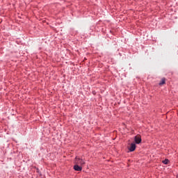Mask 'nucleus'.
I'll use <instances>...</instances> for the list:
<instances>
[{"instance_id":"6","label":"nucleus","mask_w":178,"mask_h":178,"mask_svg":"<svg viewBox=\"0 0 178 178\" xmlns=\"http://www.w3.org/2000/svg\"><path fill=\"white\" fill-rule=\"evenodd\" d=\"M163 163H164V165H168V163H169V160L165 159L164 161H163Z\"/></svg>"},{"instance_id":"2","label":"nucleus","mask_w":178,"mask_h":178,"mask_svg":"<svg viewBox=\"0 0 178 178\" xmlns=\"http://www.w3.org/2000/svg\"><path fill=\"white\" fill-rule=\"evenodd\" d=\"M134 141L136 144H140L141 143V136L140 135H137L135 136Z\"/></svg>"},{"instance_id":"1","label":"nucleus","mask_w":178,"mask_h":178,"mask_svg":"<svg viewBox=\"0 0 178 178\" xmlns=\"http://www.w3.org/2000/svg\"><path fill=\"white\" fill-rule=\"evenodd\" d=\"M74 163L75 165L83 166V165H86V161L79 156H76L74 160Z\"/></svg>"},{"instance_id":"3","label":"nucleus","mask_w":178,"mask_h":178,"mask_svg":"<svg viewBox=\"0 0 178 178\" xmlns=\"http://www.w3.org/2000/svg\"><path fill=\"white\" fill-rule=\"evenodd\" d=\"M74 169L76 172H81V170H83V168L81 167V165H79L78 164H75L74 166Z\"/></svg>"},{"instance_id":"5","label":"nucleus","mask_w":178,"mask_h":178,"mask_svg":"<svg viewBox=\"0 0 178 178\" xmlns=\"http://www.w3.org/2000/svg\"><path fill=\"white\" fill-rule=\"evenodd\" d=\"M165 78H163L161 79V81L159 83V86H163V84H165Z\"/></svg>"},{"instance_id":"4","label":"nucleus","mask_w":178,"mask_h":178,"mask_svg":"<svg viewBox=\"0 0 178 178\" xmlns=\"http://www.w3.org/2000/svg\"><path fill=\"white\" fill-rule=\"evenodd\" d=\"M129 149L130 152H133L134 151H136V143H131Z\"/></svg>"}]
</instances>
